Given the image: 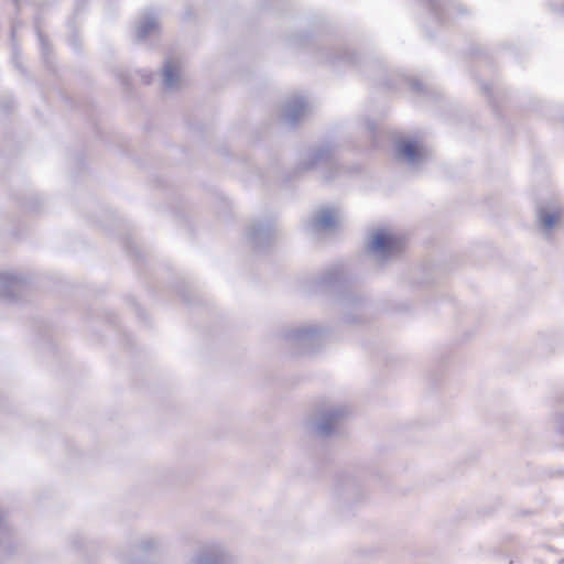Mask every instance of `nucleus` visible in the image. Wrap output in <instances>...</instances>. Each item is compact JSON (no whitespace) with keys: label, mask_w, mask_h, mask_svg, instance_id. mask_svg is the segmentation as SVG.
<instances>
[{"label":"nucleus","mask_w":564,"mask_h":564,"mask_svg":"<svg viewBox=\"0 0 564 564\" xmlns=\"http://www.w3.org/2000/svg\"><path fill=\"white\" fill-rule=\"evenodd\" d=\"M339 224L338 212L333 208H325L318 212L311 221V228L315 232L326 231Z\"/></svg>","instance_id":"39448f33"},{"label":"nucleus","mask_w":564,"mask_h":564,"mask_svg":"<svg viewBox=\"0 0 564 564\" xmlns=\"http://www.w3.org/2000/svg\"><path fill=\"white\" fill-rule=\"evenodd\" d=\"M315 333H316V330L312 327H303V328L293 330L290 334V337L297 341H305L308 338H311Z\"/></svg>","instance_id":"9b49d317"},{"label":"nucleus","mask_w":564,"mask_h":564,"mask_svg":"<svg viewBox=\"0 0 564 564\" xmlns=\"http://www.w3.org/2000/svg\"><path fill=\"white\" fill-rule=\"evenodd\" d=\"M397 151L398 156L413 167L419 166L429 155L427 150L416 140L400 141Z\"/></svg>","instance_id":"f03ea898"},{"label":"nucleus","mask_w":564,"mask_h":564,"mask_svg":"<svg viewBox=\"0 0 564 564\" xmlns=\"http://www.w3.org/2000/svg\"><path fill=\"white\" fill-rule=\"evenodd\" d=\"M560 218L558 210H547L545 208H541L539 210V221L544 230H551Z\"/></svg>","instance_id":"9d476101"},{"label":"nucleus","mask_w":564,"mask_h":564,"mask_svg":"<svg viewBox=\"0 0 564 564\" xmlns=\"http://www.w3.org/2000/svg\"><path fill=\"white\" fill-rule=\"evenodd\" d=\"M308 111V104L302 97L290 100L285 107V118L290 123L297 122Z\"/></svg>","instance_id":"6e6552de"},{"label":"nucleus","mask_w":564,"mask_h":564,"mask_svg":"<svg viewBox=\"0 0 564 564\" xmlns=\"http://www.w3.org/2000/svg\"><path fill=\"white\" fill-rule=\"evenodd\" d=\"M159 29L158 20L152 14H147L137 24V37L142 41L154 34Z\"/></svg>","instance_id":"1a4fd4ad"},{"label":"nucleus","mask_w":564,"mask_h":564,"mask_svg":"<svg viewBox=\"0 0 564 564\" xmlns=\"http://www.w3.org/2000/svg\"><path fill=\"white\" fill-rule=\"evenodd\" d=\"M232 557L220 544L204 547L192 561V564H231Z\"/></svg>","instance_id":"7ed1b4c3"},{"label":"nucleus","mask_w":564,"mask_h":564,"mask_svg":"<svg viewBox=\"0 0 564 564\" xmlns=\"http://www.w3.org/2000/svg\"><path fill=\"white\" fill-rule=\"evenodd\" d=\"M181 66L180 63L167 58L164 63L163 68V83L165 88L173 89L176 88L181 82Z\"/></svg>","instance_id":"0eeeda50"},{"label":"nucleus","mask_w":564,"mask_h":564,"mask_svg":"<svg viewBox=\"0 0 564 564\" xmlns=\"http://www.w3.org/2000/svg\"><path fill=\"white\" fill-rule=\"evenodd\" d=\"M347 413L346 408L336 406L329 409L316 424L315 430L319 436H328L336 427L339 419Z\"/></svg>","instance_id":"20e7f679"},{"label":"nucleus","mask_w":564,"mask_h":564,"mask_svg":"<svg viewBox=\"0 0 564 564\" xmlns=\"http://www.w3.org/2000/svg\"><path fill=\"white\" fill-rule=\"evenodd\" d=\"M263 229H259L252 234V239L256 241L260 235L262 234Z\"/></svg>","instance_id":"f8f14e48"},{"label":"nucleus","mask_w":564,"mask_h":564,"mask_svg":"<svg viewBox=\"0 0 564 564\" xmlns=\"http://www.w3.org/2000/svg\"><path fill=\"white\" fill-rule=\"evenodd\" d=\"M404 246V240L388 229L375 230L368 241V251L378 260H386L397 254Z\"/></svg>","instance_id":"f257e3e1"},{"label":"nucleus","mask_w":564,"mask_h":564,"mask_svg":"<svg viewBox=\"0 0 564 564\" xmlns=\"http://www.w3.org/2000/svg\"><path fill=\"white\" fill-rule=\"evenodd\" d=\"M23 281L13 273H0V297L11 299L21 290Z\"/></svg>","instance_id":"423d86ee"}]
</instances>
